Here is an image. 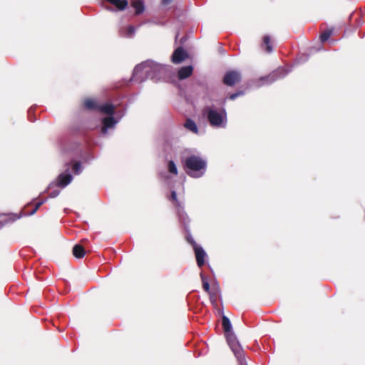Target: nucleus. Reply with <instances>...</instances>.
<instances>
[{"instance_id": "f257e3e1", "label": "nucleus", "mask_w": 365, "mask_h": 365, "mask_svg": "<svg viewBox=\"0 0 365 365\" xmlns=\"http://www.w3.org/2000/svg\"><path fill=\"white\" fill-rule=\"evenodd\" d=\"M170 71V66L159 63L152 60H147L135 66L131 80L142 83L150 78L157 82L167 76Z\"/></svg>"}, {"instance_id": "f03ea898", "label": "nucleus", "mask_w": 365, "mask_h": 365, "mask_svg": "<svg viewBox=\"0 0 365 365\" xmlns=\"http://www.w3.org/2000/svg\"><path fill=\"white\" fill-rule=\"evenodd\" d=\"M115 106L112 103H105L103 105H100L98 106V111H100L102 113H105L108 115L109 116L105 117L102 120V128L101 133L105 135L108 133V129H113L115 128V125L118 123V121L123 118L125 115V111L123 112H118L117 119L113 117L115 113Z\"/></svg>"}, {"instance_id": "7ed1b4c3", "label": "nucleus", "mask_w": 365, "mask_h": 365, "mask_svg": "<svg viewBox=\"0 0 365 365\" xmlns=\"http://www.w3.org/2000/svg\"><path fill=\"white\" fill-rule=\"evenodd\" d=\"M187 174L194 178L204 175L207 169V161L197 155H190L185 160Z\"/></svg>"}, {"instance_id": "20e7f679", "label": "nucleus", "mask_w": 365, "mask_h": 365, "mask_svg": "<svg viewBox=\"0 0 365 365\" xmlns=\"http://www.w3.org/2000/svg\"><path fill=\"white\" fill-rule=\"evenodd\" d=\"M205 114L210 125L217 128H225L227 124V115L224 108H217L209 106L205 109Z\"/></svg>"}, {"instance_id": "39448f33", "label": "nucleus", "mask_w": 365, "mask_h": 365, "mask_svg": "<svg viewBox=\"0 0 365 365\" xmlns=\"http://www.w3.org/2000/svg\"><path fill=\"white\" fill-rule=\"evenodd\" d=\"M226 339L228 345L230 346L231 350L237 358L240 365H247V361H245L244 351L241 347L240 344L239 343L237 336L234 334V332H230L225 334Z\"/></svg>"}, {"instance_id": "423d86ee", "label": "nucleus", "mask_w": 365, "mask_h": 365, "mask_svg": "<svg viewBox=\"0 0 365 365\" xmlns=\"http://www.w3.org/2000/svg\"><path fill=\"white\" fill-rule=\"evenodd\" d=\"M290 71L291 69H287L284 67L278 68L269 75L261 77L258 81L257 86H262L264 85H269L279 79L283 78Z\"/></svg>"}, {"instance_id": "0eeeda50", "label": "nucleus", "mask_w": 365, "mask_h": 365, "mask_svg": "<svg viewBox=\"0 0 365 365\" xmlns=\"http://www.w3.org/2000/svg\"><path fill=\"white\" fill-rule=\"evenodd\" d=\"M170 200L173 201V203L176 207L180 221L185 225V227L187 228V224L189 222V217L184 210V207L178 200L176 192L174 190L171 192Z\"/></svg>"}, {"instance_id": "6e6552de", "label": "nucleus", "mask_w": 365, "mask_h": 365, "mask_svg": "<svg viewBox=\"0 0 365 365\" xmlns=\"http://www.w3.org/2000/svg\"><path fill=\"white\" fill-rule=\"evenodd\" d=\"M240 73L237 71H231L225 73V75L224 76L223 82L227 86H232L236 83L240 82Z\"/></svg>"}, {"instance_id": "1a4fd4ad", "label": "nucleus", "mask_w": 365, "mask_h": 365, "mask_svg": "<svg viewBox=\"0 0 365 365\" xmlns=\"http://www.w3.org/2000/svg\"><path fill=\"white\" fill-rule=\"evenodd\" d=\"M73 180V176L69 173L68 169L60 174L57 178L56 185L62 188L66 187Z\"/></svg>"}, {"instance_id": "9d476101", "label": "nucleus", "mask_w": 365, "mask_h": 365, "mask_svg": "<svg viewBox=\"0 0 365 365\" xmlns=\"http://www.w3.org/2000/svg\"><path fill=\"white\" fill-rule=\"evenodd\" d=\"M193 249L196 257L197 264L198 267H201L205 264L206 252L203 248L198 245H195V247Z\"/></svg>"}, {"instance_id": "9b49d317", "label": "nucleus", "mask_w": 365, "mask_h": 365, "mask_svg": "<svg viewBox=\"0 0 365 365\" xmlns=\"http://www.w3.org/2000/svg\"><path fill=\"white\" fill-rule=\"evenodd\" d=\"M21 216L13 213L0 214V229L6 225L16 221Z\"/></svg>"}, {"instance_id": "f8f14e48", "label": "nucleus", "mask_w": 365, "mask_h": 365, "mask_svg": "<svg viewBox=\"0 0 365 365\" xmlns=\"http://www.w3.org/2000/svg\"><path fill=\"white\" fill-rule=\"evenodd\" d=\"M187 56V53L183 50L182 48H178L172 55V61L174 63H180L184 61Z\"/></svg>"}, {"instance_id": "ddd939ff", "label": "nucleus", "mask_w": 365, "mask_h": 365, "mask_svg": "<svg viewBox=\"0 0 365 365\" xmlns=\"http://www.w3.org/2000/svg\"><path fill=\"white\" fill-rule=\"evenodd\" d=\"M184 128L195 135H200L201 132L198 128L197 123L191 118H187L183 123Z\"/></svg>"}, {"instance_id": "4468645a", "label": "nucleus", "mask_w": 365, "mask_h": 365, "mask_svg": "<svg viewBox=\"0 0 365 365\" xmlns=\"http://www.w3.org/2000/svg\"><path fill=\"white\" fill-rule=\"evenodd\" d=\"M136 29L133 26H122L119 34L122 37L133 38L135 34Z\"/></svg>"}, {"instance_id": "2eb2a0df", "label": "nucleus", "mask_w": 365, "mask_h": 365, "mask_svg": "<svg viewBox=\"0 0 365 365\" xmlns=\"http://www.w3.org/2000/svg\"><path fill=\"white\" fill-rule=\"evenodd\" d=\"M131 6L135 9V15L136 16L143 14L145 9L143 0H133L131 2Z\"/></svg>"}, {"instance_id": "dca6fc26", "label": "nucleus", "mask_w": 365, "mask_h": 365, "mask_svg": "<svg viewBox=\"0 0 365 365\" xmlns=\"http://www.w3.org/2000/svg\"><path fill=\"white\" fill-rule=\"evenodd\" d=\"M193 71V67L192 66H187L182 67L178 73V78L180 80L185 79L190 76Z\"/></svg>"}, {"instance_id": "f3484780", "label": "nucleus", "mask_w": 365, "mask_h": 365, "mask_svg": "<svg viewBox=\"0 0 365 365\" xmlns=\"http://www.w3.org/2000/svg\"><path fill=\"white\" fill-rule=\"evenodd\" d=\"M84 107L88 110H98L99 103L94 98H86L83 103Z\"/></svg>"}, {"instance_id": "a211bd4d", "label": "nucleus", "mask_w": 365, "mask_h": 365, "mask_svg": "<svg viewBox=\"0 0 365 365\" xmlns=\"http://www.w3.org/2000/svg\"><path fill=\"white\" fill-rule=\"evenodd\" d=\"M112 5L115 6L118 10H124L128 5L127 0H106Z\"/></svg>"}, {"instance_id": "6ab92c4d", "label": "nucleus", "mask_w": 365, "mask_h": 365, "mask_svg": "<svg viewBox=\"0 0 365 365\" xmlns=\"http://www.w3.org/2000/svg\"><path fill=\"white\" fill-rule=\"evenodd\" d=\"M222 327H223V329H224L225 334L232 332V324H231L230 320L225 315L222 316Z\"/></svg>"}, {"instance_id": "aec40b11", "label": "nucleus", "mask_w": 365, "mask_h": 365, "mask_svg": "<svg viewBox=\"0 0 365 365\" xmlns=\"http://www.w3.org/2000/svg\"><path fill=\"white\" fill-rule=\"evenodd\" d=\"M73 254L76 258H82L85 255V250L80 245H76L73 248Z\"/></svg>"}, {"instance_id": "412c9836", "label": "nucleus", "mask_w": 365, "mask_h": 365, "mask_svg": "<svg viewBox=\"0 0 365 365\" xmlns=\"http://www.w3.org/2000/svg\"><path fill=\"white\" fill-rule=\"evenodd\" d=\"M263 43L266 46V51L268 53H271L273 51L272 46L270 41V37L268 35H266L263 38Z\"/></svg>"}, {"instance_id": "4be33fe9", "label": "nucleus", "mask_w": 365, "mask_h": 365, "mask_svg": "<svg viewBox=\"0 0 365 365\" xmlns=\"http://www.w3.org/2000/svg\"><path fill=\"white\" fill-rule=\"evenodd\" d=\"M73 172L75 175H79L83 171V167L81 162H76L73 165Z\"/></svg>"}, {"instance_id": "5701e85b", "label": "nucleus", "mask_w": 365, "mask_h": 365, "mask_svg": "<svg viewBox=\"0 0 365 365\" xmlns=\"http://www.w3.org/2000/svg\"><path fill=\"white\" fill-rule=\"evenodd\" d=\"M200 277L202 282V286L205 291L207 292H209L210 291V284L208 282L207 279L205 277V275L201 272L200 273Z\"/></svg>"}, {"instance_id": "b1692460", "label": "nucleus", "mask_w": 365, "mask_h": 365, "mask_svg": "<svg viewBox=\"0 0 365 365\" xmlns=\"http://www.w3.org/2000/svg\"><path fill=\"white\" fill-rule=\"evenodd\" d=\"M331 34H332L331 29L327 30L324 32H323L320 36L321 41L325 42L326 41H327L329 39V38L330 37V36L331 35Z\"/></svg>"}, {"instance_id": "393cba45", "label": "nucleus", "mask_w": 365, "mask_h": 365, "mask_svg": "<svg viewBox=\"0 0 365 365\" xmlns=\"http://www.w3.org/2000/svg\"><path fill=\"white\" fill-rule=\"evenodd\" d=\"M168 170L170 173L177 175L178 174V169L176 167V165L173 160L169 161L168 163Z\"/></svg>"}, {"instance_id": "a878e982", "label": "nucleus", "mask_w": 365, "mask_h": 365, "mask_svg": "<svg viewBox=\"0 0 365 365\" xmlns=\"http://www.w3.org/2000/svg\"><path fill=\"white\" fill-rule=\"evenodd\" d=\"M186 238L187 241L193 247V248L195 247V245H197L190 232L187 235Z\"/></svg>"}, {"instance_id": "bb28decb", "label": "nucleus", "mask_w": 365, "mask_h": 365, "mask_svg": "<svg viewBox=\"0 0 365 365\" xmlns=\"http://www.w3.org/2000/svg\"><path fill=\"white\" fill-rule=\"evenodd\" d=\"M243 94H244L243 91H239V92L232 93L231 95H230L229 98L230 100H235V98H237V97H239L240 96H242Z\"/></svg>"}, {"instance_id": "cd10ccee", "label": "nucleus", "mask_w": 365, "mask_h": 365, "mask_svg": "<svg viewBox=\"0 0 365 365\" xmlns=\"http://www.w3.org/2000/svg\"><path fill=\"white\" fill-rule=\"evenodd\" d=\"M59 194H60L59 190H54L50 192L49 195L51 197L54 198V197H57Z\"/></svg>"}, {"instance_id": "c85d7f7f", "label": "nucleus", "mask_w": 365, "mask_h": 365, "mask_svg": "<svg viewBox=\"0 0 365 365\" xmlns=\"http://www.w3.org/2000/svg\"><path fill=\"white\" fill-rule=\"evenodd\" d=\"M145 24H154L157 25H163V23L155 21L154 19H150L145 21Z\"/></svg>"}, {"instance_id": "c756f323", "label": "nucleus", "mask_w": 365, "mask_h": 365, "mask_svg": "<svg viewBox=\"0 0 365 365\" xmlns=\"http://www.w3.org/2000/svg\"><path fill=\"white\" fill-rule=\"evenodd\" d=\"M46 202V200H41V201H39L36 204V206H35V208H36V210H38V209Z\"/></svg>"}, {"instance_id": "7c9ffc66", "label": "nucleus", "mask_w": 365, "mask_h": 365, "mask_svg": "<svg viewBox=\"0 0 365 365\" xmlns=\"http://www.w3.org/2000/svg\"><path fill=\"white\" fill-rule=\"evenodd\" d=\"M37 210L36 208H34L33 210L29 213V215H32L36 212Z\"/></svg>"}, {"instance_id": "2f4dec72", "label": "nucleus", "mask_w": 365, "mask_h": 365, "mask_svg": "<svg viewBox=\"0 0 365 365\" xmlns=\"http://www.w3.org/2000/svg\"><path fill=\"white\" fill-rule=\"evenodd\" d=\"M172 0H163V3L164 4H169Z\"/></svg>"}, {"instance_id": "473e14b6", "label": "nucleus", "mask_w": 365, "mask_h": 365, "mask_svg": "<svg viewBox=\"0 0 365 365\" xmlns=\"http://www.w3.org/2000/svg\"><path fill=\"white\" fill-rule=\"evenodd\" d=\"M308 59V56L307 55H305L304 56V59L303 60L304 61H307Z\"/></svg>"}, {"instance_id": "72a5a7b5", "label": "nucleus", "mask_w": 365, "mask_h": 365, "mask_svg": "<svg viewBox=\"0 0 365 365\" xmlns=\"http://www.w3.org/2000/svg\"><path fill=\"white\" fill-rule=\"evenodd\" d=\"M144 24H145V23L144 22ZM142 25H143V23L140 24L139 26H141Z\"/></svg>"}, {"instance_id": "f704fd0d", "label": "nucleus", "mask_w": 365, "mask_h": 365, "mask_svg": "<svg viewBox=\"0 0 365 365\" xmlns=\"http://www.w3.org/2000/svg\"><path fill=\"white\" fill-rule=\"evenodd\" d=\"M144 24H145V23L144 22ZM142 25H143V23L140 24L139 26H141Z\"/></svg>"}, {"instance_id": "c9c22d12", "label": "nucleus", "mask_w": 365, "mask_h": 365, "mask_svg": "<svg viewBox=\"0 0 365 365\" xmlns=\"http://www.w3.org/2000/svg\"><path fill=\"white\" fill-rule=\"evenodd\" d=\"M144 24H145V23L144 22ZM142 25H143V23L140 24L139 26H141Z\"/></svg>"}]
</instances>
